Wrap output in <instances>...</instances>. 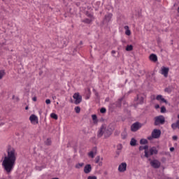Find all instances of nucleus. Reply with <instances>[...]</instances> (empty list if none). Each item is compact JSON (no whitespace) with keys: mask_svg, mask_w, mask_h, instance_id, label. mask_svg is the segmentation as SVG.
<instances>
[{"mask_svg":"<svg viewBox=\"0 0 179 179\" xmlns=\"http://www.w3.org/2000/svg\"><path fill=\"white\" fill-rule=\"evenodd\" d=\"M17 157V152L13 148H9L7 150V156L4 157L2 162V166L6 173H9L12 172L15 164L16 163V159Z\"/></svg>","mask_w":179,"mask_h":179,"instance_id":"obj_1","label":"nucleus"},{"mask_svg":"<svg viewBox=\"0 0 179 179\" xmlns=\"http://www.w3.org/2000/svg\"><path fill=\"white\" fill-rule=\"evenodd\" d=\"M112 134L111 130H109L106 124H102L98 131V138H101L103 136L104 138H109V136H111Z\"/></svg>","mask_w":179,"mask_h":179,"instance_id":"obj_2","label":"nucleus"},{"mask_svg":"<svg viewBox=\"0 0 179 179\" xmlns=\"http://www.w3.org/2000/svg\"><path fill=\"white\" fill-rule=\"evenodd\" d=\"M166 122V118L163 115H159L155 117V125H163Z\"/></svg>","mask_w":179,"mask_h":179,"instance_id":"obj_3","label":"nucleus"},{"mask_svg":"<svg viewBox=\"0 0 179 179\" xmlns=\"http://www.w3.org/2000/svg\"><path fill=\"white\" fill-rule=\"evenodd\" d=\"M157 149H156L155 147H152L149 150V151L145 150V157H149V156H153V155H157Z\"/></svg>","mask_w":179,"mask_h":179,"instance_id":"obj_4","label":"nucleus"},{"mask_svg":"<svg viewBox=\"0 0 179 179\" xmlns=\"http://www.w3.org/2000/svg\"><path fill=\"white\" fill-rule=\"evenodd\" d=\"M73 98L75 100V104H80V103H82V96H80L79 93H75Z\"/></svg>","mask_w":179,"mask_h":179,"instance_id":"obj_5","label":"nucleus"},{"mask_svg":"<svg viewBox=\"0 0 179 179\" xmlns=\"http://www.w3.org/2000/svg\"><path fill=\"white\" fill-rule=\"evenodd\" d=\"M140 128H142V124L139 122L134 123L131 127L132 132H136Z\"/></svg>","mask_w":179,"mask_h":179,"instance_id":"obj_6","label":"nucleus"},{"mask_svg":"<svg viewBox=\"0 0 179 179\" xmlns=\"http://www.w3.org/2000/svg\"><path fill=\"white\" fill-rule=\"evenodd\" d=\"M160 135H162V131L160 129H155L152 132V136L154 138V139L160 138Z\"/></svg>","mask_w":179,"mask_h":179,"instance_id":"obj_7","label":"nucleus"},{"mask_svg":"<svg viewBox=\"0 0 179 179\" xmlns=\"http://www.w3.org/2000/svg\"><path fill=\"white\" fill-rule=\"evenodd\" d=\"M150 164L153 169H159L162 166V163L157 159H154L150 162Z\"/></svg>","mask_w":179,"mask_h":179,"instance_id":"obj_8","label":"nucleus"},{"mask_svg":"<svg viewBox=\"0 0 179 179\" xmlns=\"http://www.w3.org/2000/svg\"><path fill=\"white\" fill-rule=\"evenodd\" d=\"M118 171H120V173H124V171H127V163L123 162L120 164L118 166Z\"/></svg>","mask_w":179,"mask_h":179,"instance_id":"obj_9","label":"nucleus"},{"mask_svg":"<svg viewBox=\"0 0 179 179\" xmlns=\"http://www.w3.org/2000/svg\"><path fill=\"white\" fill-rule=\"evenodd\" d=\"M113 17L112 13H108L105 15V17L103 19V23H110L111 22V18Z\"/></svg>","mask_w":179,"mask_h":179,"instance_id":"obj_10","label":"nucleus"},{"mask_svg":"<svg viewBox=\"0 0 179 179\" xmlns=\"http://www.w3.org/2000/svg\"><path fill=\"white\" fill-rule=\"evenodd\" d=\"M29 121H31V124H38V118L35 115H31L29 117Z\"/></svg>","mask_w":179,"mask_h":179,"instance_id":"obj_11","label":"nucleus"},{"mask_svg":"<svg viewBox=\"0 0 179 179\" xmlns=\"http://www.w3.org/2000/svg\"><path fill=\"white\" fill-rule=\"evenodd\" d=\"M84 173L85 174H89L90 173H92V165L87 164L84 167Z\"/></svg>","mask_w":179,"mask_h":179,"instance_id":"obj_12","label":"nucleus"},{"mask_svg":"<svg viewBox=\"0 0 179 179\" xmlns=\"http://www.w3.org/2000/svg\"><path fill=\"white\" fill-rule=\"evenodd\" d=\"M161 74L164 75L165 78H167V76H169V68L162 67L161 70Z\"/></svg>","mask_w":179,"mask_h":179,"instance_id":"obj_13","label":"nucleus"},{"mask_svg":"<svg viewBox=\"0 0 179 179\" xmlns=\"http://www.w3.org/2000/svg\"><path fill=\"white\" fill-rule=\"evenodd\" d=\"M156 100L160 101V103H167V100H166V99H164L162 95H157Z\"/></svg>","mask_w":179,"mask_h":179,"instance_id":"obj_14","label":"nucleus"},{"mask_svg":"<svg viewBox=\"0 0 179 179\" xmlns=\"http://www.w3.org/2000/svg\"><path fill=\"white\" fill-rule=\"evenodd\" d=\"M102 161H103V158H101L100 156H97L95 158V163L99 164V166L103 165V162H101Z\"/></svg>","mask_w":179,"mask_h":179,"instance_id":"obj_15","label":"nucleus"},{"mask_svg":"<svg viewBox=\"0 0 179 179\" xmlns=\"http://www.w3.org/2000/svg\"><path fill=\"white\" fill-rule=\"evenodd\" d=\"M136 100L138 101V104H143V100H145V98L142 95H137Z\"/></svg>","mask_w":179,"mask_h":179,"instance_id":"obj_16","label":"nucleus"},{"mask_svg":"<svg viewBox=\"0 0 179 179\" xmlns=\"http://www.w3.org/2000/svg\"><path fill=\"white\" fill-rule=\"evenodd\" d=\"M90 18H86V19L83 20V22L84 23H87V24L92 22L93 21V19H94L93 15H90Z\"/></svg>","mask_w":179,"mask_h":179,"instance_id":"obj_17","label":"nucleus"},{"mask_svg":"<svg viewBox=\"0 0 179 179\" xmlns=\"http://www.w3.org/2000/svg\"><path fill=\"white\" fill-rule=\"evenodd\" d=\"M150 59L153 62H156V61H157V56L155 54H152L150 55Z\"/></svg>","mask_w":179,"mask_h":179,"instance_id":"obj_18","label":"nucleus"},{"mask_svg":"<svg viewBox=\"0 0 179 179\" xmlns=\"http://www.w3.org/2000/svg\"><path fill=\"white\" fill-rule=\"evenodd\" d=\"M124 29L126 30L125 31V35L126 36H131V30H129V27L124 26Z\"/></svg>","mask_w":179,"mask_h":179,"instance_id":"obj_19","label":"nucleus"},{"mask_svg":"<svg viewBox=\"0 0 179 179\" xmlns=\"http://www.w3.org/2000/svg\"><path fill=\"white\" fill-rule=\"evenodd\" d=\"M84 166H85V163L81 162V163L76 164L75 166V168L79 169H82V167H83Z\"/></svg>","mask_w":179,"mask_h":179,"instance_id":"obj_20","label":"nucleus"},{"mask_svg":"<svg viewBox=\"0 0 179 179\" xmlns=\"http://www.w3.org/2000/svg\"><path fill=\"white\" fill-rule=\"evenodd\" d=\"M131 146H136V140L135 138H131L130 141Z\"/></svg>","mask_w":179,"mask_h":179,"instance_id":"obj_21","label":"nucleus"},{"mask_svg":"<svg viewBox=\"0 0 179 179\" xmlns=\"http://www.w3.org/2000/svg\"><path fill=\"white\" fill-rule=\"evenodd\" d=\"M88 156H89V157H91V159H93L94 157V156H96V152L90 151L88 153Z\"/></svg>","mask_w":179,"mask_h":179,"instance_id":"obj_22","label":"nucleus"},{"mask_svg":"<svg viewBox=\"0 0 179 179\" xmlns=\"http://www.w3.org/2000/svg\"><path fill=\"white\" fill-rule=\"evenodd\" d=\"M134 50V46L132 45H128L126 48V51H132Z\"/></svg>","mask_w":179,"mask_h":179,"instance_id":"obj_23","label":"nucleus"},{"mask_svg":"<svg viewBox=\"0 0 179 179\" xmlns=\"http://www.w3.org/2000/svg\"><path fill=\"white\" fill-rule=\"evenodd\" d=\"M121 136H122V139H127V137L128 136L127 131H123L121 134Z\"/></svg>","mask_w":179,"mask_h":179,"instance_id":"obj_24","label":"nucleus"},{"mask_svg":"<svg viewBox=\"0 0 179 179\" xmlns=\"http://www.w3.org/2000/svg\"><path fill=\"white\" fill-rule=\"evenodd\" d=\"M140 143H141V145H146V143H148V140H146L145 138H142L140 141Z\"/></svg>","mask_w":179,"mask_h":179,"instance_id":"obj_25","label":"nucleus"},{"mask_svg":"<svg viewBox=\"0 0 179 179\" xmlns=\"http://www.w3.org/2000/svg\"><path fill=\"white\" fill-rule=\"evenodd\" d=\"M5 76V70H0V80Z\"/></svg>","mask_w":179,"mask_h":179,"instance_id":"obj_26","label":"nucleus"},{"mask_svg":"<svg viewBox=\"0 0 179 179\" xmlns=\"http://www.w3.org/2000/svg\"><path fill=\"white\" fill-rule=\"evenodd\" d=\"M50 117L51 118H53V120H58V115L55 113H51Z\"/></svg>","mask_w":179,"mask_h":179,"instance_id":"obj_27","label":"nucleus"},{"mask_svg":"<svg viewBox=\"0 0 179 179\" xmlns=\"http://www.w3.org/2000/svg\"><path fill=\"white\" fill-rule=\"evenodd\" d=\"M148 145L140 146L139 150H148Z\"/></svg>","mask_w":179,"mask_h":179,"instance_id":"obj_28","label":"nucleus"},{"mask_svg":"<svg viewBox=\"0 0 179 179\" xmlns=\"http://www.w3.org/2000/svg\"><path fill=\"white\" fill-rule=\"evenodd\" d=\"M76 113H77V114H79V113H80V107L79 106H76L75 108H74Z\"/></svg>","mask_w":179,"mask_h":179,"instance_id":"obj_29","label":"nucleus"},{"mask_svg":"<svg viewBox=\"0 0 179 179\" xmlns=\"http://www.w3.org/2000/svg\"><path fill=\"white\" fill-rule=\"evenodd\" d=\"M122 101V99H120L117 102V107H121V103Z\"/></svg>","mask_w":179,"mask_h":179,"instance_id":"obj_30","label":"nucleus"},{"mask_svg":"<svg viewBox=\"0 0 179 179\" xmlns=\"http://www.w3.org/2000/svg\"><path fill=\"white\" fill-rule=\"evenodd\" d=\"M45 145H51V139L48 138L45 142Z\"/></svg>","mask_w":179,"mask_h":179,"instance_id":"obj_31","label":"nucleus"},{"mask_svg":"<svg viewBox=\"0 0 179 179\" xmlns=\"http://www.w3.org/2000/svg\"><path fill=\"white\" fill-rule=\"evenodd\" d=\"M164 92H166V93H171V88L166 87L165 88Z\"/></svg>","mask_w":179,"mask_h":179,"instance_id":"obj_32","label":"nucleus"},{"mask_svg":"<svg viewBox=\"0 0 179 179\" xmlns=\"http://www.w3.org/2000/svg\"><path fill=\"white\" fill-rule=\"evenodd\" d=\"M161 113H166V107L164 106L161 107Z\"/></svg>","mask_w":179,"mask_h":179,"instance_id":"obj_33","label":"nucleus"},{"mask_svg":"<svg viewBox=\"0 0 179 179\" xmlns=\"http://www.w3.org/2000/svg\"><path fill=\"white\" fill-rule=\"evenodd\" d=\"M87 179H97V176H90L87 177Z\"/></svg>","mask_w":179,"mask_h":179,"instance_id":"obj_34","label":"nucleus"},{"mask_svg":"<svg viewBox=\"0 0 179 179\" xmlns=\"http://www.w3.org/2000/svg\"><path fill=\"white\" fill-rule=\"evenodd\" d=\"M106 108H101V110H100V112L102 114H104V113H106Z\"/></svg>","mask_w":179,"mask_h":179,"instance_id":"obj_35","label":"nucleus"},{"mask_svg":"<svg viewBox=\"0 0 179 179\" xmlns=\"http://www.w3.org/2000/svg\"><path fill=\"white\" fill-rule=\"evenodd\" d=\"M92 118L93 121H96V120H97V115H92Z\"/></svg>","mask_w":179,"mask_h":179,"instance_id":"obj_36","label":"nucleus"},{"mask_svg":"<svg viewBox=\"0 0 179 179\" xmlns=\"http://www.w3.org/2000/svg\"><path fill=\"white\" fill-rule=\"evenodd\" d=\"M45 103H46V104H51V100H50V99H46V100H45Z\"/></svg>","mask_w":179,"mask_h":179,"instance_id":"obj_37","label":"nucleus"},{"mask_svg":"<svg viewBox=\"0 0 179 179\" xmlns=\"http://www.w3.org/2000/svg\"><path fill=\"white\" fill-rule=\"evenodd\" d=\"M153 138H153V136H148V139L149 141H152Z\"/></svg>","mask_w":179,"mask_h":179,"instance_id":"obj_38","label":"nucleus"},{"mask_svg":"<svg viewBox=\"0 0 179 179\" xmlns=\"http://www.w3.org/2000/svg\"><path fill=\"white\" fill-rule=\"evenodd\" d=\"M172 138H173V141H177V139H178L177 136H173Z\"/></svg>","mask_w":179,"mask_h":179,"instance_id":"obj_39","label":"nucleus"},{"mask_svg":"<svg viewBox=\"0 0 179 179\" xmlns=\"http://www.w3.org/2000/svg\"><path fill=\"white\" fill-rule=\"evenodd\" d=\"M33 101H37V97L34 96L33 99H32Z\"/></svg>","mask_w":179,"mask_h":179,"instance_id":"obj_40","label":"nucleus"},{"mask_svg":"<svg viewBox=\"0 0 179 179\" xmlns=\"http://www.w3.org/2000/svg\"><path fill=\"white\" fill-rule=\"evenodd\" d=\"M155 108L156 109L160 108V106H159V104L155 105Z\"/></svg>","mask_w":179,"mask_h":179,"instance_id":"obj_41","label":"nucleus"},{"mask_svg":"<svg viewBox=\"0 0 179 179\" xmlns=\"http://www.w3.org/2000/svg\"><path fill=\"white\" fill-rule=\"evenodd\" d=\"M170 151H171V152H174V148H173V147L171 148H170Z\"/></svg>","mask_w":179,"mask_h":179,"instance_id":"obj_42","label":"nucleus"},{"mask_svg":"<svg viewBox=\"0 0 179 179\" xmlns=\"http://www.w3.org/2000/svg\"><path fill=\"white\" fill-rule=\"evenodd\" d=\"M121 148H122L121 145H119V146L117 147L118 150H121Z\"/></svg>","mask_w":179,"mask_h":179,"instance_id":"obj_43","label":"nucleus"},{"mask_svg":"<svg viewBox=\"0 0 179 179\" xmlns=\"http://www.w3.org/2000/svg\"><path fill=\"white\" fill-rule=\"evenodd\" d=\"M112 54H115V50H112Z\"/></svg>","mask_w":179,"mask_h":179,"instance_id":"obj_44","label":"nucleus"},{"mask_svg":"<svg viewBox=\"0 0 179 179\" xmlns=\"http://www.w3.org/2000/svg\"><path fill=\"white\" fill-rule=\"evenodd\" d=\"M25 110H29V106H27V107L25 108Z\"/></svg>","mask_w":179,"mask_h":179,"instance_id":"obj_45","label":"nucleus"},{"mask_svg":"<svg viewBox=\"0 0 179 179\" xmlns=\"http://www.w3.org/2000/svg\"><path fill=\"white\" fill-rule=\"evenodd\" d=\"M39 114H40V115H41V114H42L41 110L39 111Z\"/></svg>","mask_w":179,"mask_h":179,"instance_id":"obj_46","label":"nucleus"},{"mask_svg":"<svg viewBox=\"0 0 179 179\" xmlns=\"http://www.w3.org/2000/svg\"><path fill=\"white\" fill-rule=\"evenodd\" d=\"M80 44H83V42H82V41H80Z\"/></svg>","mask_w":179,"mask_h":179,"instance_id":"obj_47","label":"nucleus"},{"mask_svg":"<svg viewBox=\"0 0 179 179\" xmlns=\"http://www.w3.org/2000/svg\"><path fill=\"white\" fill-rule=\"evenodd\" d=\"M177 179H179V178H177Z\"/></svg>","mask_w":179,"mask_h":179,"instance_id":"obj_48","label":"nucleus"}]
</instances>
